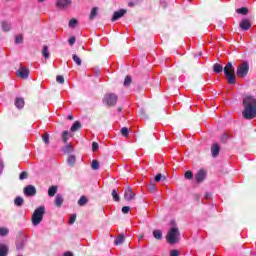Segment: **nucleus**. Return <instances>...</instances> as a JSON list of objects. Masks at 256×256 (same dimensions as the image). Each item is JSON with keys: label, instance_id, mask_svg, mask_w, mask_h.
I'll return each mask as SVG.
<instances>
[{"label": "nucleus", "instance_id": "f257e3e1", "mask_svg": "<svg viewBox=\"0 0 256 256\" xmlns=\"http://www.w3.org/2000/svg\"><path fill=\"white\" fill-rule=\"evenodd\" d=\"M243 119H255L256 117V98L252 95H245L242 98Z\"/></svg>", "mask_w": 256, "mask_h": 256}, {"label": "nucleus", "instance_id": "f03ea898", "mask_svg": "<svg viewBox=\"0 0 256 256\" xmlns=\"http://www.w3.org/2000/svg\"><path fill=\"white\" fill-rule=\"evenodd\" d=\"M170 223L172 227L166 235V241L170 245H175L179 243V237H181V233L179 232V228L175 226V220H171Z\"/></svg>", "mask_w": 256, "mask_h": 256}, {"label": "nucleus", "instance_id": "7ed1b4c3", "mask_svg": "<svg viewBox=\"0 0 256 256\" xmlns=\"http://www.w3.org/2000/svg\"><path fill=\"white\" fill-rule=\"evenodd\" d=\"M45 205H41L37 207L31 217V222L33 227H39L41 225V222L43 221V217H45Z\"/></svg>", "mask_w": 256, "mask_h": 256}, {"label": "nucleus", "instance_id": "20e7f679", "mask_svg": "<svg viewBox=\"0 0 256 256\" xmlns=\"http://www.w3.org/2000/svg\"><path fill=\"white\" fill-rule=\"evenodd\" d=\"M233 73H235V66H233L232 62H228L224 67V75L229 85H235L237 83L235 74Z\"/></svg>", "mask_w": 256, "mask_h": 256}, {"label": "nucleus", "instance_id": "39448f33", "mask_svg": "<svg viewBox=\"0 0 256 256\" xmlns=\"http://www.w3.org/2000/svg\"><path fill=\"white\" fill-rule=\"evenodd\" d=\"M119 97L115 93H107L104 95L102 99V103L107 107H115L117 105V101Z\"/></svg>", "mask_w": 256, "mask_h": 256}, {"label": "nucleus", "instance_id": "423d86ee", "mask_svg": "<svg viewBox=\"0 0 256 256\" xmlns=\"http://www.w3.org/2000/svg\"><path fill=\"white\" fill-rule=\"evenodd\" d=\"M237 77L244 78L246 75H249V61L244 60L236 69Z\"/></svg>", "mask_w": 256, "mask_h": 256}, {"label": "nucleus", "instance_id": "0eeeda50", "mask_svg": "<svg viewBox=\"0 0 256 256\" xmlns=\"http://www.w3.org/2000/svg\"><path fill=\"white\" fill-rule=\"evenodd\" d=\"M25 197H35L37 195V188L34 185L28 184L23 188Z\"/></svg>", "mask_w": 256, "mask_h": 256}, {"label": "nucleus", "instance_id": "6e6552de", "mask_svg": "<svg viewBox=\"0 0 256 256\" xmlns=\"http://www.w3.org/2000/svg\"><path fill=\"white\" fill-rule=\"evenodd\" d=\"M72 3L73 0H57L55 6L57 9H68V7H71Z\"/></svg>", "mask_w": 256, "mask_h": 256}, {"label": "nucleus", "instance_id": "1a4fd4ad", "mask_svg": "<svg viewBox=\"0 0 256 256\" xmlns=\"http://www.w3.org/2000/svg\"><path fill=\"white\" fill-rule=\"evenodd\" d=\"M25 245H27V237L21 236L16 241V249L17 251H23L25 249Z\"/></svg>", "mask_w": 256, "mask_h": 256}, {"label": "nucleus", "instance_id": "9d476101", "mask_svg": "<svg viewBox=\"0 0 256 256\" xmlns=\"http://www.w3.org/2000/svg\"><path fill=\"white\" fill-rule=\"evenodd\" d=\"M126 13H127V10L125 9H120L118 11H115L112 15L111 21L113 23H115V21H119V19H121V17H124Z\"/></svg>", "mask_w": 256, "mask_h": 256}, {"label": "nucleus", "instance_id": "9b49d317", "mask_svg": "<svg viewBox=\"0 0 256 256\" xmlns=\"http://www.w3.org/2000/svg\"><path fill=\"white\" fill-rule=\"evenodd\" d=\"M124 199L125 201H133V199H135V193L130 186H128L124 191Z\"/></svg>", "mask_w": 256, "mask_h": 256}, {"label": "nucleus", "instance_id": "f8f14e48", "mask_svg": "<svg viewBox=\"0 0 256 256\" xmlns=\"http://www.w3.org/2000/svg\"><path fill=\"white\" fill-rule=\"evenodd\" d=\"M205 179H207V171H205L204 169L198 170V172L196 173V183H203Z\"/></svg>", "mask_w": 256, "mask_h": 256}, {"label": "nucleus", "instance_id": "ddd939ff", "mask_svg": "<svg viewBox=\"0 0 256 256\" xmlns=\"http://www.w3.org/2000/svg\"><path fill=\"white\" fill-rule=\"evenodd\" d=\"M239 27L242 31H249L251 29V21L247 18L241 20Z\"/></svg>", "mask_w": 256, "mask_h": 256}, {"label": "nucleus", "instance_id": "4468645a", "mask_svg": "<svg viewBox=\"0 0 256 256\" xmlns=\"http://www.w3.org/2000/svg\"><path fill=\"white\" fill-rule=\"evenodd\" d=\"M29 73L30 72H29L28 68H25V67L18 69L16 72L18 77H20L21 79H29Z\"/></svg>", "mask_w": 256, "mask_h": 256}, {"label": "nucleus", "instance_id": "2eb2a0df", "mask_svg": "<svg viewBox=\"0 0 256 256\" xmlns=\"http://www.w3.org/2000/svg\"><path fill=\"white\" fill-rule=\"evenodd\" d=\"M219 153H221V146L218 143H214L211 146V154L212 157H219Z\"/></svg>", "mask_w": 256, "mask_h": 256}, {"label": "nucleus", "instance_id": "dca6fc26", "mask_svg": "<svg viewBox=\"0 0 256 256\" xmlns=\"http://www.w3.org/2000/svg\"><path fill=\"white\" fill-rule=\"evenodd\" d=\"M82 127H83V125L81 124V121L76 120L70 127V131H71V133H75V132L79 131V129H81Z\"/></svg>", "mask_w": 256, "mask_h": 256}, {"label": "nucleus", "instance_id": "f3484780", "mask_svg": "<svg viewBox=\"0 0 256 256\" xmlns=\"http://www.w3.org/2000/svg\"><path fill=\"white\" fill-rule=\"evenodd\" d=\"M14 105L17 109H23V107H25V99L21 97L16 98Z\"/></svg>", "mask_w": 256, "mask_h": 256}, {"label": "nucleus", "instance_id": "a211bd4d", "mask_svg": "<svg viewBox=\"0 0 256 256\" xmlns=\"http://www.w3.org/2000/svg\"><path fill=\"white\" fill-rule=\"evenodd\" d=\"M9 255V246L6 244H0V256H7Z\"/></svg>", "mask_w": 256, "mask_h": 256}, {"label": "nucleus", "instance_id": "6ab92c4d", "mask_svg": "<svg viewBox=\"0 0 256 256\" xmlns=\"http://www.w3.org/2000/svg\"><path fill=\"white\" fill-rule=\"evenodd\" d=\"M152 235L154 239H157V241H161V239H163V231L160 229L153 230Z\"/></svg>", "mask_w": 256, "mask_h": 256}, {"label": "nucleus", "instance_id": "aec40b11", "mask_svg": "<svg viewBox=\"0 0 256 256\" xmlns=\"http://www.w3.org/2000/svg\"><path fill=\"white\" fill-rule=\"evenodd\" d=\"M59 190V187L52 185L48 188V195L50 197H55L57 195V191Z\"/></svg>", "mask_w": 256, "mask_h": 256}, {"label": "nucleus", "instance_id": "412c9836", "mask_svg": "<svg viewBox=\"0 0 256 256\" xmlns=\"http://www.w3.org/2000/svg\"><path fill=\"white\" fill-rule=\"evenodd\" d=\"M125 234H120L118 237L114 240V245H123L125 243Z\"/></svg>", "mask_w": 256, "mask_h": 256}, {"label": "nucleus", "instance_id": "4be33fe9", "mask_svg": "<svg viewBox=\"0 0 256 256\" xmlns=\"http://www.w3.org/2000/svg\"><path fill=\"white\" fill-rule=\"evenodd\" d=\"M76 161H77V159H76V157H75L74 154H70V155L68 156L67 163H68V165H69L70 167H75Z\"/></svg>", "mask_w": 256, "mask_h": 256}, {"label": "nucleus", "instance_id": "5701e85b", "mask_svg": "<svg viewBox=\"0 0 256 256\" xmlns=\"http://www.w3.org/2000/svg\"><path fill=\"white\" fill-rule=\"evenodd\" d=\"M23 203H25V200L23 199V197L21 196H17L15 199H14V205L16 207H23Z\"/></svg>", "mask_w": 256, "mask_h": 256}, {"label": "nucleus", "instance_id": "b1692460", "mask_svg": "<svg viewBox=\"0 0 256 256\" xmlns=\"http://www.w3.org/2000/svg\"><path fill=\"white\" fill-rule=\"evenodd\" d=\"M42 55L44 59H49L51 57V54L49 53V46L44 45L42 49Z\"/></svg>", "mask_w": 256, "mask_h": 256}, {"label": "nucleus", "instance_id": "393cba45", "mask_svg": "<svg viewBox=\"0 0 256 256\" xmlns=\"http://www.w3.org/2000/svg\"><path fill=\"white\" fill-rule=\"evenodd\" d=\"M224 69L225 68H223V65H221V64H219V63H215L214 65H213V71L215 72V73H223V71H224Z\"/></svg>", "mask_w": 256, "mask_h": 256}, {"label": "nucleus", "instance_id": "a878e982", "mask_svg": "<svg viewBox=\"0 0 256 256\" xmlns=\"http://www.w3.org/2000/svg\"><path fill=\"white\" fill-rule=\"evenodd\" d=\"M63 196L61 194H57L56 197H55V205L57 207H61L63 205Z\"/></svg>", "mask_w": 256, "mask_h": 256}, {"label": "nucleus", "instance_id": "bb28decb", "mask_svg": "<svg viewBox=\"0 0 256 256\" xmlns=\"http://www.w3.org/2000/svg\"><path fill=\"white\" fill-rule=\"evenodd\" d=\"M87 203H89V199H87L86 196H81L78 200L79 207H85V205H87Z\"/></svg>", "mask_w": 256, "mask_h": 256}, {"label": "nucleus", "instance_id": "cd10ccee", "mask_svg": "<svg viewBox=\"0 0 256 256\" xmlns=\"http://www.w3.org/2000/svg\"><path fill=\"white\" fill-rule=\"evenodd\" d=\"M112 199H113V201H116V203H119V201H121V197L119 196V192H117L116 189L112 190Z\"/></svg>", "mask_w": 256, "mask_h": 256}, {"label": "nucleus", "instance_id": "c85d7f7f", "mask_svg": "<svg viewBox=\"0 0 256 256\" xmlns=\"http://www.w3.org/2000/svg\"><path fill=\"white\" fill-rule=\"evenodd\" d=\"M236 13H238V15H247L249 13V8L247 7H241L236 9Z\"/></svg>", "mask_w": 256, "mask_h": 256}, {"label": "nucleus", "instance_id": "c756f323", "mask_svg": "<svg viewBox=\"0 0 256 256\" xmlns=\"http://www.w3.org/2000/svg\"><path fill=\"white\" fill-rule=\"evenodd\" d=\"M79 21L75 18H72L69 20V23H68V27H70V29H75L78 25Z\"/></svg>", "mask_w": 256, "mask_h": 256}, {"label": "nucleus", "instance_id": "7c9ffc66", "mask_svg": "<svg viewBox=\"0 0 256 256\" xmlns=\"http://www.w3.org/2000/svg\"><path fill=\"white\" fill-rule=\"evenodd\" d=\"M1 25L2 31H5L6 33H8V31H11V24H9L7 21H3Z\"/></svg>", "mask_w": 256, "mask_h": 256}, {"label": "nucleus", "instance_id": "2f4dec72", "mask_svg": "<svg viewBox=\"0 0 256 256\" xmlns=\"http://www.w3.org/2000/svg\"><path fill=\"white\" fill-rule=\"evenodd\" d=\"M62 151L65 154L73 153V146L71 144H67L66 146L62 147Z\"/></svg>", "mask_w": 256, "mask_h": 256}, {"label": "nucleus", "instance_id": "473e14b6", "mask_svg": "<svg viewBox=\"0 0 256 256\" xmlns=\"http://www.w3.org/2000/svg\"><path fill=\"white\" fill-rule=\"evenodd\" d=\"M99 9L97 7H93L91 12H90V20L93 21V19H95L97 17V13H98Z\"/></svg>", "mask_w": 256, "mask_h": 256}, {"label": "nucleus", "instance_id": "72a5a7b5", "mask_svg": "<svg viewBox=\"0 0 256 256\" xmlns=\"http://www.w3.org/2000/svg\"><path fill=\"white\" fill-rule=\"evenodd\" d=\"M167 179V177L163 176V174L158 173L155 177H154V181L155 183H160V181H165Z\"/></svg>", "mask_w": 256, "mask_h": 256}, {"label": "nucleus", "instance_id": "f704fd0d", "mask_svg": "<svg viewBox=\"0 0 256 256\" xmlns=\"http://www.w3.org/2000/svg\"><path fill=\"white\" fill-rule=\"evenodd\" d=\"M72 59H73L74 63H76V65H78V67H81L83 61L77 56V54H73Z\"/></svg>", "mask_w": 256, "mask_h": 256}, {"label": "nucleus", "instance_id": "c9c22d12", "mask_svg": "<svg viewBox=\"0 0 256 256\" xmlns=\"http://www.w3.org/2000/svg\"><path fill=\"white\" fill-rule=\"evenodd\" d=\"M9 229L7 227H0V237H7Z\"/></svg>", "mask_w": 256, "mask_h": 256}, {"label": "nucleus", "instance_id": "e433bc0d", "mask_svg": "<svg viewBox=\"0 0 256 256\" xmlns=\"http://www.w3.org/2000/svg\"><path fill=\"white\" fill-rule=\"evenodd\" d=\"M132 81H133V78H131L130 75L126 76L123 83L124 87H129Z\"/></svg>", "mask_w": 256, "mask_h": 256}, {"label": "nucleus", "instance_id": "4c0bfd02", "mask_svg": "<svg viewBox=\"0 0 256 256\" xmlns=\"http://www.w3.org/2000/svg\"><path fill=\"white\" fill-rule=\"evenodd\" d=\"M62 141L63 143H67V141H69V131L64 130L62 132Z\"/></svg>", "mask_w": 256, "mask_h": 256}, {"label": "nucleus", "instance_id": "58836bf2", "mask_svg": "<svg viewBox=\"0 0 256 256\" xmlns=\"http://www.w3.org/2000/svg\"><path fill=\"white\" fill-rule=\"evenodd\" d=\"M229 137H231V136H229V134H227L226 132H224L223 134H222V136L220 137V141H221V143H227V141H229Z\"/></svg>", "mask_w": 256, "mask_h": 256}, {"label": "nucleus", "instance_id": "ea45409f", "mask_svg": "<svg viewBox=\"0 0 256 256\" xmlns=\"http://www.w3.org/2000/svg\"><path fill=\"white\" fill-rule=\"evenodd\" d=\"M120 133L122 137H129V128L128 127L121 128Z\"/></svg>", "mask_w": 256, "mask_h": 256}, {"label": "nucleus", "instance_id": "a19ab883", "mask_svg": "<svg viewBox=\"0 0 256 256\" xmlns=\"http://www.w3.org/2000/svg\"><path fill=\"white\" fill-rule=\"evenodd\" d=\"M99 167H100L99 161L93 160L91 163V168L93 169V171H98Z\"/></svg>", "mask_w": 256, "mask_h": 256}, {"label": "nucleus", "instance_id": "79ce46f5", "mask_svg": "<svg viewBox=\"0 0 256 256\" xmlns=\"http://www.w3.org/2000/svg\"><path fill=\"white\" fill-rule=\"evenodd\" d=\"M184 177H185V179H187L188 181H191V179H193V172L190 171V170H187V171L184 173Z\"/></svg>", "mask_w": 256, "mask_h": 256}, {"label": "nucleus", "instance_id": "37998d69", "mask_svg": "<svg viewBox=\"0 0 256 256\" xmlns=\"http://www.w3.org/2000/svg\"><path fill=\"white\" fill-rule=\"evenodd\" d=\"M15 43L16 45L23 43V34L15 36Z\"/></svg>", "mask_w": 256, "mask_h": 256}, {"label": "nucleus", "instance_id": "c03bdc74", "mask_svg": "<svg viewBox=\"0 0 256 256\" xmlns=\"http://www.w3.org/2000/svg\"><path fill=\"white\" fill-rule=\"evenodd\" d=\"M77 221V214H72L70 219L68 220L69 225H73Z\"/></svg>", "mask_w": 256, "mask_h": 256}, {"label": "nucleus", "instance_id": "a18cd8bd", "mask_svg": "<svg viewBox=\"0 0 256 256\" xmlns=\"http://www.w3.org/2000/svg\"><path fill=\"white\" fill-rule=\"evenodd\" d=\"M77 41V38L75 36H71L69 39H68V43L70 45V47H73V45H75V42Z\"/></svg>", "mask_w": 256, "mask_h": 256}, {"label": "nucleus", "instance_id": "49530a36", "mask_svg": "<svg viewBox=\"0 0 256 256\" xmlns=\"http://www.w3.org/2000/svg\"><path fill=\"white\" fill-rule=\"evenodd\" d=\"M56 81H57V83H60L61 85H63V83H65V78L61 75H57Z\"/></svg>", "mask_w": 256, "mask_h": 256}, {"label": "nucleus", "instance_id": "de8ad7c7", "mask_svg": "<svg viewBox=\"0 0 256 256\" xmlns=\"http://www.w3.org/2000/svg\"><path fill=\"white\" fill-rule=\"evenodd\" d=\"M148 189L150 191V193H155L157 191V187L155 186V184L151 183L149 186H148Z\"/></svg>", "mask_w": 256, "mask_h": 256}, {"label": "nucleus", "instance_id": "09e8293b", "mask_svg": "<svg viewBox=\"0 0 256 256\" xmlns=\"http://www.w3.org/2000/svg\"><path fill=\"white\" fill-rule=\"evenodd\" d=\"M92 151L95 153L96 151H99V143L92 142Z\"/></svg>", "mask_w": 256, "mask_h": 256}, {"label": "nucleus", "instance_id": "8fccbe9b", "mask_svg": "<svg viewBox=\"0 0 256 256\" xmlns=\"http://www.w3.org/2000/svg\"><path fill=\"white\" fill-rule=\"evenodd\" d=\"M131 211V207L130 206H123L122 207V213L124 215H127V213H129Z\"/></svg>", "mask_w": 256, "mask_h": 256}, {"label": "nucleus", "instance_id": "3c124183", "mask_svg": "<svg viewBox=\"0 0 256 256\" xmlns=\"http://www.w3.org/2000/svg\"><path fill=\"white\" fill-rule=\"evenodd\" d=\"M43 142L45 143V145H49V134H44L42 136Z\"/></svg>", "mask_w": 256, "mask_h": 256}, {"label": "nucleus", "instance_id": "603ef678", "mask_svg": "<svg viewBox=\"0 0 256 256\" xmlns=\"http://www.w3.org/2000/svg\"><path fill=\"white\" fill-rule=\"evenodd\" d=\"M19 179H20V181L27 179V172L22 171L19 175Z\"/></svg>", "mask_w": 256, "mask_h": 256}, {"label": "nucleus", "instance_id": "864d4df0", "mask_svg": "<svg viewBox=\"0 0 256 256\" xmlns=\"http://www.w3.org/2000/svg\"><path fill=\"white\" fill-rule=\"evenodd\" d=\"M170 256H179V250H177V249L171 250Z\"/></svg>", "mask_w": 256, "mask_h": 256}, {"label": "nucleus", "instance_id": "5fc2aeb1", "mask_svg": "<svg viewBox=\"0 0 256 256\" xmlns=\"http://www.w3.org/2000/svg\"><path fill=\"white\" fill-rule=\"evenodd\" d=\"M213 197V193L211 192H206L205 193V199H207L209 201V199H211Z\"/></svg>", "mask_w": 256, "mask_h": 256}, {"label": "nucleus", "instance_id": "6e6d98bb", "mask_svg": "<svg viewBox=\"0 0 256 256\" xmlns=\"http://www.w3.org/2000/svg\"><path fill=\"white\" fill-rule=\"evenodd\" d=\"M3 160L0 159V175L3 173Z\"/></svg>", "mask_w": 256, "mask_h": 256}, {"label": "nucleus", "instance_id": "4d7b16f0", "mask_svg": "<svg viewBox=\"0 0 256 256\" xmlns=\"http://www.w3.org/2000/svg\"><path fill=\"white\" fill-rule=\"evenodd\" d=\"M63 256H74V255H73V252L67 251L63 253Z\"/></svg>", "mask_w": 256, "mask_h": 256}, {"label": "nucleus", "instance_id": "13d9d810", "mask_svg": "<svg viewBox=\"0 0 256 256\" xmlns=\"http://www.w3.org/2000/svg\"><path fill=\"white\" fill-rule=\"evenodd\" d=\"M67 119H68V121H73V115H72V114H69V115L67 116Z\"/></svg>", "mask_w": 256, "mask_h": 256}, {"label": "nucleus", "instance_id": "bf43d9fd", "mask_svg": "<svg viewBox=\"0 0 256 256\" xmlns=\"http://www.w3.org/2000/svg\"><path fill=\"white\" fill-rule=\"evenodd\" d=\"M128 7H135V2H129Z\"/></svg>", "mask_w": 256, "mask_h": 256}, {"label": "nucleus", "instance_id": "052dcab7", "mask_svg": "<svg viewBox=\"0 0 256 256\" xmlns=\"http://www.w3.org/2000/svg\"><path fill=\"white\" fill-rule=\"evenodd\" d=\"M145 237V234H142L140 237H139V241H141V239H144Z\"/></svg>", "mask_w": 256, "mask_h": 256}, {"label": "nucleus", "instance_id": "680f3d73", "mask_svg": "<svg viewBox=\"0 0 256 256\" xmlns=\"http://www.w3.org/2000/svg\"><path fill=\"white\" fill-rule=\"evenodd\" d=\"M121 111H123V108H122V107H119V108H118V113H121Z\"/></svg>", "mask_w": 256, "mask_h": 256}, {"label": "nucleus", "instance_id": "e2e57ef3", "mask_svg": "<svg viewBox=\"0 0 256 256\" xmlns=\"http://www.w3.org/2000/svg\"><path fill=\"white\" fill-rule=\"evenodd\" d=\"M38 3H45V0H38Z\"/></svg>", "mask_w": 256, "mask_h": 256}, {"label": "nucleus", "instance_id": "0e129e2a", "mask_svg": "<svg viewBox=\"0 0 256 256\" xmlns=\"http://www.w3.org/2000/svg\"><path fill=\"white\" fill-rule=\"evenodd\" d=\"M140 113H143V110H140Z\"/></svg>", "mask_w": 256, "mask_h": 256}]
</instances>
